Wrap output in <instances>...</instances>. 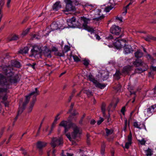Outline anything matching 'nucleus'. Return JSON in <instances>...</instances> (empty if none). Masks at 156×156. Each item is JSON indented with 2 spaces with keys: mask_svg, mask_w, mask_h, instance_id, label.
I'll return each instance as SVG.
<instances>
[{
  "mask_svg": "<svg viewBox=\"0 0 156 156\" xmlns=\"http://www.w3.org/2000/svg\"><path fill=\"white\" fill-rule=\"evenodd\" d=\"M2 68L5 76L0 74V85L5 86L6 87L0 88V97H2L3 100L5 101L7 98L6 93L8 86L10 84L17 83L19 81L20 78L18 74H15L13 72V69L12 66H2Z\"/></svg>",
  "mask_w": 156,
  "mask_h": 156,
  "instance_id": "obj_1",
  "label": "nucleus"
},
{
  "mask_svg": "<svg viewBox=\"0 0 156 156\" xmlns=\"http://www.w3.org/2000/svg\"><path fill=\"white\" fill-rule=\"evenodd\" d=\"M39 94V92L37 88H35V91L32 92L28 96H26V100L25 102L23 104V106L26 105L29 101L31 96H33L32 101L30 103V106L29 107V111L31 112L36 100V96Z\"/></svg>",
  "mask_w": 156,
  "mask_h": 156,
  "instance_id": "obj_2",
  "label": "nucleus"
},
{
  "mask_svg": "<svg viewBox=\"0 0 156 156\" xmlns=\"http://www.w3.org/2000/svg\"><path fill=\"white\" fill-rule=\"evenodd\" d=\"M32 48L30 51V57H35L37 55L41 54L42 50L40 45L36 44L32 46Z\"/></svg>",
  "mask_w": 156,
  "mask_h": 156,
  "instance_id": "obj_3",
  "label": "nucleus"
},
{
  "mask_svg": "<svg viewBox=\"0 0 156 156\" xmlns=\"http://www.w3.org/2000/svg\"><path fill=\"white\" fill-rule=\"evenodd\" d=\"M71 126L73 127V131L72 134V136L73 138L78 136L81 133V131L79 128L75 124L71 123L68 126V127L69 128Z\"/></svg>",
  "mask_w": 156,
  "mask_h": 156,
  "instance_id": "obj_4",
  "label": "nucleus"
},
{
  "mask_svg": "<svg viewBox=\"0 0 156 156\" xmlns=\"http://www.w3.org/2000/svg\"><path fill=\"white\" fill-rule=\"evenodd\" d=\"M63 143V139L61 137H54L52 139L51 144L54 148L58 145H60L62 144Z\"/></svg>",
  "mask_w": 156,
  "mask_h": 156,
  "instance_id": "obj_5",
  "label": "nucleus"
},
{
  "mask_svg": "<svg viewBox=\"0 0 156 156\" xmlns=\"http://www.w3.org/2000/svg\"><path fill=\"white\" fill-rule=\"evenodd\" d=\"M121 28L119 26L113 25L112 26L110 29V32L113 34L118 35L120 34Z\"/></svg>",
  "mask_w": 156,
  "mask_h": 156,
  "instance_id": "obj_6",
  "label": "nucleus"
},
{
  "mask_svg": "<svg viewBox=\"0 0 156 156\" xmlns=\"http://www.w3.org/2000/svg\"><path fill=\"white\" fill-rule=\"evenodd\" d=\"M126 44V41L124 39L117 40L114 43L115 47L117 49H120Z\"/></svg>",
  "mask_w": 156,
  "mask_h": 156,
  "instance_id": "obj_7",
  "label": "nucleus"
},
{
  "mask_svg": "<svg viewBox=\"0 0 156 156\" xmlns=\"http://www.w3.org/2000/svg\"><path fill=\"white\" fill-rule=\"evenodd\" d=\"M132 70V66L129 65L124 66L122 70V73L125 75L128 74Z\"/></svg>",
  "mask_w": 156,
  "mask_h": 156,
  "instance_id": "obj_8",
  "label": "nucleus"
},
{
  "mask_svg": "<svg viewBox=\"0 0 156 156\" xmlns=\"http://www.w3.org/2000/svg\"><path fill=\"white\" fill-rule=\"evenodd\" d=\"M132 135L131 132H130L128 136V141L126 143L125 147L126 149H128L132 144Z\"/></svg>",
  "mask_w": 156,
  "mask_h": 156,
  "instance_id": "obj_9",
  "label": "nucleus"
},
{
  "mask_svg": "<svg viewBox=\"0 0 156 156\" xmlns=\"http://www.w3.org/2000/svg\"><path fill=\"white\" fill-rule=\"evenodd\" d=\"M51 50L46 47L42 51V53L41 55H43L45 57L50 58L51 57Z\"/></svg>",
  "mask_w": 156,
  "mask_h": 156,
  "instance_id": "obj_10",
  "label": "nucleus"
},
{
  "mask_svg": "<svg viewBox=\"0 0 156 156\" xmlns=\"http://www.w3.org/2000/svg\"><path fill=\"white\" fill-rule=\"evenodd\" d=\"M133 51L131 46L129 45L125 46L124 48V52L125 54H127L132 52Z\"/></svg>",
  "mask_w": 156,
  "mask_h": 156,
  "instance_id": "obj_11",
  "label": "nucleus"
},
{
  "mask_svg": "<svg viewBox=\"0 0 156 156\" xmlns=\"http://www.w3.org/2000/svg\"><path fill=\"white\" fill-rule=\"evenodd\" d=\"M133 126L134 127L136 128L139 129L144 128L145 130H146L145 125L144 123H142V124H138L137 122H135L133 123Z\"/></svg>",
  "mask_w": 156,
  "mask_h": 156,
  "instance_id": "obj_12",
  "label": "nucleus"
},
{
  "mask_svg": "<svg viewBox=\"0 0 156 156\" xmlns=\"http://www.w3.org/2000/svg\"><path fill=\"white\" fill-rule=\"evenodd\" d=\"M156 108V104L150 106L147 109V115H152V113L154 112V110Z\"/></svg>",
  "mask_w": 156,
  "mask_h": 156,
  "instance_id": "obj_13",
  "label": "nucleus"
},
{
  "mask_svg": "<svg viewBox=\"0 0 156 156\" xmlns=\"http://www.w3.org/2000/svg\"><path fill=\"white\" fill-rule=\"evenodd\" d=\"M75 8L72 5V3L66 4L65 10H64V12H66L69 11H73L74 10Z\"/></svg>",
  "mask_w": 156,
  "mask_h": 156,
  "instance_id": "obj_14",
  "label": "nucleus"
},
{
  "mask_svg": "<svg viewBox=\"0 0 156 156\" xmlns=\"http://www.w3.org/2000/svg\"><path fill=\"white\" fill-rule=\"evenodd\" d=\"M61 7L60 2L59 1L56 2L53 5L52 7L54 10L56 11L58 10Z\"/></svg>",
  "mask_w": 156,
  "mask_h": 156,
  "instance_id": "obj_15",
  "label": "nucleus"
},
{
  "mask_svg": "<svg viewBox=\"0 0 156 156\" xmlns=\"http://www.w3.org/2000/svg\"><path fill=\"white\" fill-rule=\"evenodd\" d=\"M46 145L47 143L45 142L39 141L37 143V146L38 149H41L44 147Z\"/></svg>",
  "mask_w": 156,
  "mask_h": 156,
  "instance_id": "obj_16",
  "label": "nucleus"
},
{
  "mask_svg": "<svg viewBox=\"0 0 156 156\" xmlns=\"http://www.w3.org/2000/svg\"><path fill=\"white\" fill-rule=\"evenodd\" d=\"M81 19L82 22H83V27H84L87 25V24L90 21V20L89 19L87 18L84 16L81 17Z\"/></svg>",
  "mask_w": 156,
  "mask_h": 156,
  "instance_id": "obj_17",
  "label": "nucleus"
},
{
  "mask_svg": "<svg viewBox=\"0 0 156 156\" xmlns=\"http://www.w3.org/2000/svg\"><path fill=\"white\" fill-rule=\"evenodd\" d=\"M144 68L143 69L142 68H139L136 69H135V72L136 73H141L143 72L146 70L148 69V66L147 65H144Z\"/></svg>",
  "mask_w": 156,
  "mask_h": 156,
  "instance_id": "obj_18",
  "label": "nucleus"
},
{
  "mask_svg": "<svg viewBox=\"0 0 156 156\" xmlns=\"http://www.w3.org/2000/svg\"><path fill=\"white\" fill-rule=\"evenodd\" d=\"M11 64L12 66L17 68H19L20 66V63L17 61L12 60L11 61Z\"/></svg>",
  "mask_w": 156,
  "mask_h": 156,
  "instance_id": "obj_19",
  "label": "nucleus"
},
{
  "mask_svg": "<svg viewBox=\"0 0 156 156\" xmlns=\"http://www.w3.org/2000/svg\"><path fill=\"white\" fill-rule=\"evenodd\" d=\"M51 27L52 31L57 30L59 28L58 24L55 22H53L51 24Z\"/></svg>",
  "mask_w": 156,
  "mask_h": 156,
  "instance_id": "obj_20",
  "label": "nucleus"
},
{
  "mask_svg": "<svg viewBox=\"0 0 156 156\" xmlns=\"http://www.w3.org/2000/svg\"><path fill=\"white\" fill-rule=\"evenodd\" d=\"M94 84L97 87H98L101 89H103L106 86V85L105 84L100 83L97 81Z\"/></svg>",
  "mask_w": 156,
  "mask_h": 156,
  "instance_id": "obj_21",
  "label": "nucleus"
},
{
  "mask_svg": "<svg viewBox=\"0 0 156 156\" xmlns=\"http://www.w3.org/2000/svg\"><path fill=\"white\" fill-rule=\"evenodd\" d=\"M87 78L90 81L92 82L94 84L97 81L95 79L92 74L91 73H90L87 76Z\"/></svg>",
  "mask_w": 156,
  "mask_h": 156,
  "instance_id": "obj_22",
  "label": "nucleus"
},
{
  "mask_svg": "<svg viewBox=\"0 0 156 156\" xmlns=\"http://www.w3.org/2000/svg\"><path fill=\"white\" fill-rule=\"evenodd\" d=\"M29 50V48L28 47H24L23 48L20 49L19 51V53L22 54L27 53L28 52Z\"/></svg>",
  "mask_w": 156,
  "mask_h": 156,
  "instance_id": "obj_23",
  "label": "nucleus"
},
{
  "mask_svg": "<svg viewBox=\"0 0 156 156\" xmlns=\"http://www.w3.org/2000/svg\"><path fill=\"white\" fill-rule=\"evenodd\" d=\"M143 55V53L140 50H137L135 53V56L137 58H141Z\"/></svg>",
  "mask_w": 156,
  "mask_h": 156,
  "instance_id": "obj_24",
  "label": "nucleus"
},
{
  "mask_svg": "<svg viewBox=\"0 0 156 156\" xmlns=\"http://www.w3.org/2000/svg\"><path fill=\"white\" fill-rule=\"evenodd\" d=\"M143 61L140 59H136L135 61L133 62V64L136 66H141Z\"/></svg>",
  "mask_w": 156,
  "mask_h": 156,
  "instance_id": "obj_25",
  "label": "nucleus"
},
{
  "mask_svg": "<svg viewBox=\"0 0 156 156\" xmlns=\"http://www.w3.org/2000/svg\"><path fill=\"white\" fill-rule=\"evenodd\" d=\"M122 75L121 73L119 70H116L115 73L114 75L115 78L118 80L120 78V76Z\"/></svg>",
  "mask_w": 156,
  "mask_h": 156,
  "instance_id": "obj_26",
  "label": "nucleus"
},
{
  "mask_svg": "<svg viewBox=\"0 0 156 156\" xmlns=\"http://www.w3.org/2000/svg\"><path fill=\"white\" fill-rule=\"evenodd\" d=\"M93 7V6L92 5H88L86 4L84 6L85 9L87 11L91 10Z\"/></svg>",
  "mask_w": 156,
  "mask_h": 156,
  "instance_id": "obj_27",
  "label": "nucleus"
},
{
  "mask_svg": "<svg viewBox=\"0 0 156 156\" xmlns=\"http://www.w3.org/2000/svg\"><path fill=\"white\" fill-rule=\"evenodd\" d=\"M83 27L84 29L87 30L88 32H90L91 33H93L94 31V30L93 28L88 26L87 25Z\"/></svg>",
  "mask_w": 156,
  "mask_h": 156,
  "instance_id": "obj_28",
  "label": "nucleus"
},
{
  "mask_svg": "<svg viewBox=\"0 0 156 156\" xmlns=\"http://www.w3.org/2000/svg\"><path fill=\"white\" fill-rule=\"evenodd\" d=\"M105 103H103L101 106V109L104 116H105Z\"/></svg>",
  "mask_w": 156,
  "mask_h": 156,
  "instance_id": "obj_29",
  "label": "nucleus"
},
{
  "mask_svg": "<svg viewBox=\"0 0 156 156\" xmlns=\"http://www.w3.org/2000/svg\"><path fill=\"white\" fill-rule=\"evenodd\" d=\"M145 153L147 156H151L153 154L152 151L149 148L145 151Z\"/></svg>",
  "mask_w": 156,
  "mask_h": 156,
  "instance_id": "obj_30",
  "label": "nucleus"
},
{
  "mask_svg": "<svg viewBox=\"0 0 156 156\" xmlns=\"http://www.w3.org/2000/svg\"><path fill=\"white\" fill-rule=\"evenodd\" d=\"M83 93L87 94L88 97H90L93 95L92 93L89 90L83 89Z\"/></svg>",
  "mask_w": 156,
  "mask_h": 156,
  "instance_id": "obj_31",
  "label": "nucleus"
},
{
  "mask_svg": "<svg viewBox=\"0 0 156 156\" xmlns=\"http://www.w3.org/2000/svg\"><path fill=\"white\" fill-rule=\"evenodd\" d=\"M18 39L19 37L18 36L16 35H14L11 38L9 39L8 41H16Z\"/></svg>",
  "mask_w": 156,
  "mask_h": 156,
  "instance_id": "obj_32",
  "label": "nucleus"
},
{
  "mask_svg": "<svg viewBox=\"0 0 156 156\" xmlns=\"http://www.w3.org/2000/svg\"><path fill=\"white\" fill-rule=\"evenodd\" d=\"M55 55L58 56L59 57H64L65 56V54L64 52L62 51L60 52L58 51L57 52L54 53Z\"/></svg>",
  "mask_w": 156,
  "mask_h": 156,
  "instance_id": "obj_33",
  "label": "nucleus"
},
{
  "mask_svg": "<svg viewBox=\"0 0 156 156\" xmlns=\"http://www.w3.org/2000/svg\"><path fill=\"white\" fill-rule=\"evenodd\" d=\"M105 131L106 133V136H108L112 134L113 132L112 129H109L107 128L105 129Z\"/></svg>",
  "mask_w": 156,
  "mask_h": 156,
  "instance_id": "obj_34",
  "label": "nucleus"
},
{
  "mask_svg": "<svg viewBox=\"0 0 156 156\" xmlns=\"http://www.w3.org/2000/svg\"><path fill=\"white\" fill-rule=\"evenodd\" d=\"M68 122L66 121H62L59 124V125L60 126H63L64 127L67 126Z\"/></svg>",
  "mask_w": 156,
  "mask_h": 156,
  "instance_id": "obj_35",
  "label": "nucleus"
},
{
  "mask_svg": "<svg viewBox=\"0 0 156 156\" xmlns=\"http://www.w3.org/2000/svg\"><path fill=\"white\" fill-rule=\"evenodd\" d=\"M70 50V48L68 45H65L63 48V49L62 50V51L65 54V53L67 52L68 51H69Z\"/></svg>",
  "mask_w": 156,
  "mask_h": 156,
  "instance_id": "obj_36",
  "label": "nucleus"
},
{
  "mask_svg": "<svg viewBox=\"0 0 156 156\" xmlns=\"http://www.w3.org/2000/svg\"><path fill=\"white\" fill-rule=\"evenodd\" d=\"M144 39L146 41H149L151 40H155V38L151 36H148L144 38Z\"/></svg>",
  "mask_w": 156,
  "mask_h": 156,
  "instance_id": "obj_37",
  "label": "nucleus"
},
{
  "mask_svg": "<svg viewBox=\"0 0 156 156\" xmlns=\"http://www.w3.org/2000/svg\"><path fill=\"white\" fill-rule=\"evenodd\" d=\"M56 122H55V121H54L51 125V130L49 132V133L48 134V135H50L51 134V131H52L53 128L55 126V125L56 124Z\"/></svg>",
  "mask_w": 156,
  "mask_h": 156,
  "instance_id": "obj_38",
  "label": "nucleus"
},
{
  "mask_svg": "<svg viewBox=\"0 0 156 156\" xmlns=\"http://www.w3.org/2000/svg\"><path fill=\"white\" fill-rule=\"evenodd\" d=\"M113 8V7L111 5L108 6L105 8V10L106 12H108L110 10L112 9Z\"/></svg>",
  "mask_w": 156,
  "mask_h": 156,
  "instance_id": "obj_39",
  "label": "nucleus"
},
{
  "mask_svg": "<svg viewBox=\"0 0 156 156\" xmlns=\"http://www.w3.org/2000/svg\"><path fill=\"white\" fill-rule=\"evenodd\" d=\"M69 21H68V23L70 22L71 24H73L74 22L76 21V19L74 17H72L71 19L69 20Z\"/></svg>",
  "mask_w": 156,
  "mask_h": 156,
  "instance_id": "obj_40",
  "label": "nucleus"
},
{
  "mask_svg": "<svg viewBox=\"0 0 156 156\" xmlns=\"http://www.w3.org/2000/svg\"><path fill=\"white\" fill-rule=\"evenodd\" d=\"M129 5H127L126 7L123 8V10L125 11L124 12H122V14L123 15H125L127 12V9H129Z\"/></svg>",
  "mask_w": 156,
  "mask_h": 156,
  "instance_id": "obj_41",
  "label": "nucleus"
},
{
  "mask_svg": "<svg viewBox=\"0 0 156 156\" xmlns=\"http://www.w3.org/2000/svg\"><path fill=\"white\" fill-rule=\"evenodd\" d=\"M90 61L89 60L85 59L83 60V64L86 66H87L89 64Z\"/></svg>",
  "mask_w": 156,
  "mask_h": 156,
  "instance_id": "obj_42",
  "label": "nucleus"
},
{
  "mask_svg": "<svg viewBox=\"0 0 156 156\" xmlns=\"http://www.w3.org/2000/svg\"><path fill=\"white\" fill-rule=\"evenodd\" d=\"M138 140L142 145H144L146 143V141L144 138L142 139L141 140Z\"/></svg>",
  "mask_w": 156,
  "mask_h": 156,
  "instance_id": "obj_43",
  "label": "nucleus"
},
{
  "mask_svg": "<svg viewBox=\"0 0 156 156\" xmlns=\"http://www.w3.org/2000/svg\"><path fill=\"white\" fill-rule=\"evenodd\" d=\"M73 59L75 62H78L80 61V60L77 56L76 55H74L73 56Z\"/></svg>",
  "mask_w": 156,
  "mask_h": 156,
  "instance_id": "obj_44",
  "label": "nucleus"
},
{
  "mask_svg": "<svg viewBox=\"0 0 156 156\" xmlns=\"http://www.w3.org/2000/svg\"><path fill=\"white\" fill-rule=\"evenodd\" d=\"M30 30L29 28H27L25 30L23 31V32L22 34V35L23 36L26 35L29 32Z\"/></svg>",
  "mask_w": 156,
  "mask_h": 156,
  "instance_id": "obj_45",
  "label": "nucleus"
},
{
  "mask_svg": "<svg viewBox=\"0 0 156 156\" xmlns=\"http://www.w3.org/2000/svg\"><path fill=\"white\" fill-rule=\"evenodd\" d=\"M103 17V16H100L99 17L94 18L93 19L94 21H98L102 19Z\"/></svg>",
  "mask_w": 156,
  "mask_h": 156,
  "instance_id": "obj_46",
  "label": "nucleus"
},
{
  "mask_svg": "<svg viewBox=\"0 0 156 156\" xmlns=\"http://www.w3.org/2000/svg\"><path fill=\"white\" fill-rule=\"evenodd\" d=\"M105 145L104 144H103L101 146V153L102 154H104V151H105Z\"/></svg>",
  "mask_w": 156,
  "mask_h": 156,
  "instance_id": "obj_47",
  "label": "nucleus"
},
{
  "mask_svg": "<svg viewBox=\"0 0 156 156\" xmlns=\"http://www.w3.org/2000/svg\"><path fill=\"white\" fill-rule=\"evenodd\" d=\"M127 124H128V123H127V120L126 119L125 121V125H124V126L123 128V130L124 131H126V126H127ZM128 124H129V123H128Z\"/></svg>",
  "mask_w": 156,
  "mask_h": 156,
  "instance_id": "obj_48",
  "label": "nucleus"
},
{
  "mask_svg": "<svg viewBox=\"0 0 156 156\" xmlns=\"http://www.w3.org/2000/svg\"><path fill=\"white\" fill-rule=\"evenodd\" d=\"M104 121V119L101 117H100V119L97 122V124L98 125H99L101 123Z\"/></svg>",
  "mask_w": 156,
  "mask_h": 156,
  "instance_id": "obj_49",
  "label": "nucleus"
},
{
  "mask_svg": "<svg viewBox=\"0 0 156 156\" xmlns=\"http://www.w3.org/2000/svg\"><path fill=\"white\" fill-rule=\"evenodd\" d=\"M60 115V114H58L55 117V119L54 120V121H55V122H57V121L60 119V118L59 117V115Z\"/></svg>",
  "mask_w": 156,
  "mask_h": 156,
  "instance_id": "obj_50",
  "label": "nucleus"
},
{
  "mask_svg": "<svg viewBox=\"0 0 156 156\" xmlns=\"http://www.w3.org/2000/svg\"><path fill=\"white\" fill-rule=\"evenodd\" d=\"M36 65V63H33V64H31L30 63L28 64L27 65L31 67L32 68L34 69L35 68V66Z\"/></svg>",
  "mask_w": 156,
  "mask_h": 156,
  "instance_id": "obj_51",
  "label": "nucleus"
},
{
  "mask_svg": "<svg viewBox=\"0 0 156 156\" xmlns=\"http://www.w3.org/2000/svg\"><path fill=\"white\" fill-rule=\"evenodd\" d=\"M23 108H20L19 109L18 112V115L21 114L23 112Z\"/></svg>",
  "mask_w": 156,
  "mask_h": 156,
  "instance_id": "obj_52",
  "label": "nucleus"
},
{
  "mask_svg": "<svg viewBox=\"0 0 156 156\" xmlns=\"http://www.w3.org/2000/svg\"><path fill=\"white\" fill-rule=\"evenodd\" d=\"M51 51H54V53H55L57 52L58 51V49L56 48L53 47L52 48Z\"/></svg>",
  "mask_w": 156,
  "mask_h": 156,
  "instance_id": "obj_53",
  "label": "nucleus"
},
{
  "mask_svg": "<svg viewBox=\"0 0 156 156\" xmlns=\"http://www.w3.org/2000/svg\"><path fill=\"white\" fill-rule=\"evenodd\" d=\"M66 136H67V137L69 139V140L71 141V138L70 136V134L69 133H67L65 134Z\"/></svg>",
  "mask_w": 156,
  "mask_h": 156,
  "instance_id": "obj_54",
  "label": "nucleus"
},
{
  "mask_svg": "<svg viewBox=\"0 0 156 156\" xmlns=\"http://www.w3.org/2000/svg\"><path fill=\"white\" fill-rule=\"evenodd\" d=\"M11 1V0H7V6L8 8H9L10 7V4Z\"/></svg>",
  "mask_w": 156,
  "mask_h": 156,
  "instance_id": "obj_55",
  "label": "nucleus"
},
{
  "mask_svg": "<svg viewBox=\"0 0 156 156\" xmlns=\"http://www.w3.org/2000/svg\"><path fill=\"white\" fill-rule=\"evenodd\" d=\"M73 2H75V5H78L80 4V2L78 0H74Z\"/></svg>",
  "mask_w": 156,
  "mask_h": 156,
  "instance_id": "obj_56",
  "label": "nucleus"
},
{
  "mask_svg": "<svg viewBox=\"0 0 156 156\" xmlns=\"http://www.w3.org/2000/svg\"><path fill=\"white\" fill-rule=\"evenodd\" d=\"M125 110V107H123L121 109V112L123 115L124 114V112Z\"/></svg>",
  "mask_w": 156,
  "mask_h": 156,
  "instance_id": "obj_57",
  "label": "nucleus"
},
{
  "mask_svg": "<svg viewBox=\"0 0 156 156\" xmlns=\"http://www.w3.org/2000/svg\"><path fill=\"white\" fill-rule=\"evenodd\" d=\"M66 4L72 3V1L70 0H64Z\"/></svg>",
  "mask_w": 156,
  "mask_h": 156,
  "instance_id": "obj_58",
  "label": "nucleus"
},
{
  "mask_svg": "<svg viewBox=\"0 0 156 156\" xmlns=\"http://www.w3.org/2000/svg\"><path fill=\"white\" fill-rule=\"evenodd\" d=\"M115 103L114 104V106H113V107L114 108H115L116 106V105L119 102V100H115Z\"/></svg>",
  "mask_w": 156,
  "mask_h": 156,
  "instance_id": "obj_59",
  "label": "nucleus"
},
{
  "mask_svg": "<svg viewBox=\"0 0 156 156\" xmlns=\"http://www.w3.org/2000/svg\"><path fill=\"white\" fill-rule=\"evenodd\" d=\"M106 38L108 40H111L113 38V37L112 35H110L107 37H106Z\"/></svg>",
  "mask_w": 156,
  "mask_h": 156,
  "instance_id": "obj_60",
  "label": "nucleus"
},
{
  "mask_svg": "<svg viewBox=\"0 0 156 156\" xmlns=\"http://www.w3.org/2000/svg\"><path fill=\"white\" fill-rule=\"evenodd\" d=\"M78 114V113L76 112V111H74L73 113H72V115L73 116H75Z\"/></svg>",
  "mask_w": 156,
  "mask_h": 156,
  "instance_id": "obj_61",
  "label": "nucleus"
},
{
  "mask_svg": "<svg viewBox=\"0 0 156 156\" xmlns=\"http://www.w3.org/2000/svg\"><path fill=\"white\" fill-rule=\"evenodd\" d=\"M151 69L152 71H156V67L155 66H151Z\"/></svg>",
  "mask_w": 156,
  "mask_h": 156,
  "instance_id": "obj_62",
  "label": "nucleus"
},
{
  "mask_svg": "<svg viewBox=\"0 0 156 156\" xmlns=\"http://www.w3.org/2000/svg\"><path fill=\"white\" fill-rule=\"evenodd\" d=\"M95 36L96 37V39L98 40H99L101 39L100 36L98 34H95Z\"/></svg>",
  "mask_w": 156,
  "mask_h": 156,
  "instance_id": "obj_63",
  "label": "nucleus"
},
{
  "mask_svg": "<svg viewBox=\"0 0 156 156\" xmlns=\"http://www.w3.org/2000/svg\"><path fill=\"white\" fill-rule=\"evenodd\" d=\"M144 65H147L144 62H143L141 66H140L142 67V68L143 69H144Z\"/></svg>",
  "mask_w": 156,
  "mask_h": 156,
  "instance_id": "obj_64",
  "label": "nucleus"
}]
</instances>
